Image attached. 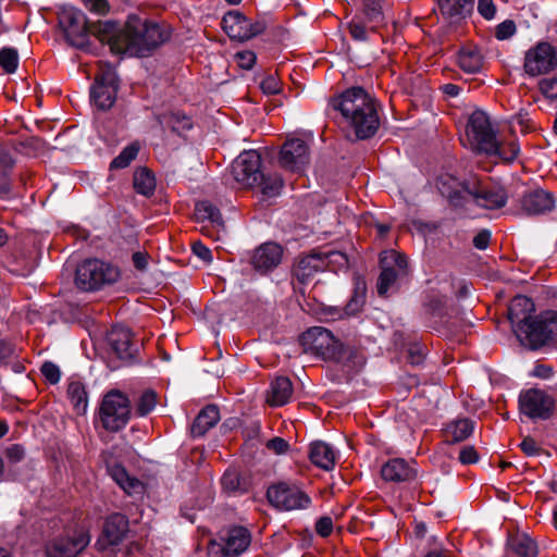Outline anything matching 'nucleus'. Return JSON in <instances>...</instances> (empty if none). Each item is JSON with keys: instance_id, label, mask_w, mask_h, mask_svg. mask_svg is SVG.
<instances>
[{"instance_id": "obj_33", "label": "nucleus", "mask_w": 557, "mask_h": 557, "mask_svg": "<svg viewBox=\"0 0 557 557\" xmlns=\"http://www.w3.org/2000/svg\"><path fill=\"white\" fill-rule=\"evenodd\" d=\"M195 215L198 221H208L219 230H224V221L219 209L208 200L196 203Z\"/></svg>"}, {"instance_id": "obj_54", "label": "nucleus", "mask_w": 557, "mask_h": 557, "mask_svg": "<svg viewBox=\"0 0 557 557\" xmlns=\"http://www.w3.org/2000/svg\"><path fill=\"white\" fill-rule=\"evenodd\" d=\"M333 531V520L329 516L321 517L315 523V532L322 536L327 537Z\"/></svg>"}, {"instance_id": "obj_63", "label": "nucleus", "mask_w": 557, "mask_h": 557, "mask_svg": "<svg viewBox=\"0 0 557 557\" xmlns=\"http://www.w3.org/2000/svg\"><path fill=\"white\" fill-rule=\"evenodd\" d=\"M25 450L21 445L14 444L7 449V456L11 461L17 462L24 457Z\"/></svg>"}, {"instance_id": "obj_15", "label": "nucleus", "mask_w": 557, "mask_h": 557, "mask_svg": "<svg viewBox=\"0 0 557 557\" xmlns=\"http://www.w3.org/2000/svg\"><path fill=\"white\" fill-rule=\"evenodd\" d=\"M521 413L531 419H548L555 408L554 399L536 388L528 389L519 396Z\"/></svg>"}, {"instance_id": "obj_34", "label": "nucleus", "mask_w": 557, "mask_h": 557, "mask_svg": "<svg viewBox=\"0 0 557 557\" xmlns=\"http://www.w3.org/2000/svg\"><path fill=\"white\" fill-rule=\"evenodd\" d=\"M112 479L120 487L129 495L140 493L143 491L141 482L131 476L122 466H114L110 470Z\"/></svg>"}, {"instance_id": "obj_30", "label": "nucleus", "mask_w": 557, "mask_h": 557, "mask_svg": "<svg viewBox=\"0 0 557 557\" xmlns=\"http://www.w3.org/2000/svg\"><path fill=\"white\" fill-rule=\"evenodd\" d=\"M220 420V412L216 406H207L196 417L190 432L193 436L199 437L206 434L208 430L213 428Z\"/></svg>"}, {"instance_id": "obj_1", "label": "nucleus", "mask_w": 557, "mask_h": 557, "mask_svg": "<svg viewBox=\"0 0 557 557\" xmlns=\"http://www.w3.org/2000/svg\"><path fill=\"white\" fill-rule=\"evenodd\" d=\"M102 40H108L111 52L129 57H145L151 49L170 38V28L158 23H148L137 15H129L124 28L107 21L100 26Z\"/></svg>"}, {"instance_id": "obj_27", "label": "nucleus", "mask_w": 557, "mask_h": 557, "mask_svg": "<svg viewBox=\"0 0 557 557\" xmlns=\"http://www.w3.org/2000/svg\"><path fill=\"white\" fill-rule=\"evenodd\" d=\"M326 267L325 259L320 253H311L299 259L294 268V275L301 284H307L315 273Z\"/></svg>"}, {"instance_id": "obj_64", "label": "nucleus", "mask_w": 557, "mask_h": 557, "mask_svg": "<svg viewBox=\"0 0 557 557\" xmlns=\"http://www.w3.org/2000/svg\"><path fill=\"white\" fill-rule=\"evenodd\" d=\"M208 556L209 557H222L224 554V544H220L215 541H210L208 544Z\"/></svg>"}, {"instance_id": "obj_43", "label": "nucleus", "mask_w": 557, "mask_h": 557, "mask_svg": "<svg viewBox=\"0 0 557 557\" xmlns=\"http://www.w3.org/2000/svg\"><path fill=\"white\" fill-rule=\"evenodd\" d=\"M18 65V53L14 48H2L0 50V66L7 73H14Z\"/></svg>"}, {"instance_id": "obj_51", "label": "nucleus", "mask_w": 557, "mask_h": 557, "mask_svg": "<svg viewBox=\"0 0 557 557\" xmlns=\"http://www.w3.org/2000/svg\"><path fill=\"white\" fill-rule=\"evenodd\" d=\"M516 33V25L512 21H504L497 25L495 29V37L499 40L510 38Z\"/></svg>"}, {"instance_id": "obj_31", "label": "nucleus", "mask_w": 557, "mask_h": 557, "mask_svg": "<svg viewBox=\"0 0 557 557\" xmlns=\"http://www.w3.org/2000/svg\"><path fill=\"white\" fill-rule=\"evenodd\" d=\"M67 397L78 414H84L88 407V395L84 384L78 380H71L67 384Z\"/></svg>"}, {"instance_id": "obj_56", "label": "nucleus", "mask_w": 557, "mask_h": 557, "mask_svg": "<svg viewBox=\"0 0 557 557\" xmlns=\"http://www.w3.org/2000/svg\"><path fill=\"white\" fill-rule=\"evenodd\" d=\"M193 252L202 261L210 263L212 261V252L211 250L203 245L201 242H196L193 244Z\"/></svg>"}, {"instance_id": "obj_10", "label": "nucleus", "mask_w": 557, "mask_h": 557, "mask_svg": "<svg viewBox=\"0 0 557 557\" xmlns=\"http://www.w3.org/2000/svg\"><path fill=\"white\" fill-rule=\"evenodd\" d=\"M129 401L125 395L112 391L108 393L100 407V420L104 429L119 431L129 419Z\"/></svg>"}, {"instance_id": "obj_47", "label": "nucleus", "mask_w": 557, "mask_h": 557, "mask_svg": "<svg viewBox=\"0 0 557 557\" xmlns=\"http://www.w3.org/2000/svg\"><path fill=\"white\" fill-rule=\"evenodd\" d=\"M539 87L546 98L557 100V76L542 79Z\"/></svg>"}, {"instance_id": "obj_17", "label": "nucleus", "mask_w": 557, "mask_h": 557, "mask_svg": "<svg viewBox=\"0 0 557 557\" xmlns=\"http://www.w3.org/2000/svg\"><path fill=\"white\" fill-rule=\"evenodd\" d=\"M534 310V302L527 296L519 295L510 301L508 307V318L510 320L511 327L520 342L529 330L533 319L531 314Z\"/></svg>"}, {"instance_id": "obj_40", "label": "nucleus", "mask_w": 557, "mask_h": 557, "mask_svg": "<svg viewBox=\"0 0 557 557\" xmlns=\"http://www.w3.org/2000/svg\"><path fill=\"white\" fill-rule=\"evenodd\" d=\"M140 150V146L138 143H132L131 145L126 146L117 157H115L111 164V169H125L127 168L131 162L137 157L138 152Z\"/></svg>"}, {"instance_id": "obj_14", "label": "nucleus", "mask_w": 557, "mask_h": 557, "mask_svg": "<svg viewBox=\"0 0 557 557\" xmlns=\"http://www.w3.org/2000/svg\"><path fill=\"white\" fill-rule=\"evenodd\" d=\"M261 158L255 150L240 153L232 163L234 180L244 187H255L262 178Z\"/></svg>"}, {"instance_id": "obj_2", "label": "nucleus", "mask_w": 557, "mask_h": 557, "mask_svg": "<svg viewBox=\"0 0 557 557\" xmlns=\"http://www.w3.org/2000/svg\"><path fill=\"white\" fill-rule=\"evenodd\" d=\"M351 127L357 139L372 137L380 126L376 103L361 87H351L330 101Z\"/></svg>"}, {"instance_id": "obj_8", "label": "nucleus", "mask_w": 557, "mask_h": 557, "mask_svg": "<svg viewBox=\"0 0 557 557\" xmlns=\"http://www.w3.org/2000/svg\"><path fill=\"white\" fill-rule=\"evenodd\" d=\"M269 503L278 510H304L310 507L311 498L299 486L286 482L273 484L268 488Z\"/></svg>"}, {"instance_id": "obj_55", "label": "nucleus", "mask_w": 557, "mask_h": 557, "mask_svg": "<svg viewBox=\"0 0 557 557\" xmlns=\"http://www.w3.org/2000/svg\"><path fill=\"white\" fill-rule=\"evenodd\" d=\"M363 300L361 296H354L346 307L341 311L339 318L344 315H354L360 311Z\"/></svg>"}, {"instance_id": "obj_41", "label": "nucleus", "mask_w": 557, "mask_h": 557, "mask_svg": "<svg viewBox=\"0 0 557 557\" xmlns=\"http://www.w3.org/2000/svg\"><path fill=\"white\" fill-rule=\"evenodd\" d=\"M496 150L486 152L488 156H497L500 159L511 162L513 161L520 151L519 145L516 140H510L508 143H499L497 139L495 141Z\"/></svg>"}, {"instance_id": "obj_7", "label": "nucleus", "mask_w": 557, "mask_h": 557, "mask_svg": "<svg viewBox=\"0 0 557 557\" xmlns=\"http://www.w3.org/2000/svg\"><path fill=\"white\" fill-rule=\"evenodd\" d=\"M381 274L377 278L376 290L380 296H386L397 287L399 280L408 273V262L404 255L395 250H385L380 256Z\"/></svg>"}, {"instance_id": "obj_20", "label": "nucleus", "mask_w": 557, "mask_h": 557, "mask_svg": "<svg viewBox=\"0 0 557 557\" xmlns=\"http://www.w3.org/2000/svg\"><path fill=\"white\" fill-rule=\"evenodd\" d=\"M283 249L275 243H265L255 249L250 263L256 271L267 273L275 269L282 261Z\"/></svg>"}, {"instance_id": "obj_25", "label": "nucleus", "mask_w": 557, "mask_h": 557, "mask_svg": "<svg viewBox=\"0 0 557 557\" xmlns=\"http://www.w3.org/2000/svg\"><path fill=\"white\" fill-rule=\"evenodd\" d=\"M108 341L111 348L120 359L131 360L135 357L136 348L132 343V335L127 329H112L108 335Z\"/></svg>"}, {"instance_id": "obj_13", "label": "nucleus", "mask_w": 557, "mask_h": 557, "mask_svg": "<svg viewBox=\"0 0 557 557\" xmlns=\"http://www.w3.org/2000/svg\"><path fill=\"white\" fill-rule=\"evenodd\" d=\"M117 76L112 66H100L96 83L90 90V100L100 110L110 109L116 99Z\"/></svg>"}, {"instance_id": "obj_35", "label": "nucleus", "mask_w": 557, "mask_h": 557, "mask_svg": "<svg viewBox=\"0 0 557 557\" xmlns=\"http://www.w3.org/2000/svg\"><path fill=\"white\" fill-rule=\"evenodd\" d=\"M474 424L469 419H459L449 423L445 430L447 442L458 443L467 440L473 432Z\"/></svg>"}, {"instance_id": "obj_62", "label": "nucleus", "mask_w": 557, "mask_h": 557, "mask_svg": "<svg viewBox=\"0 0 557 557\" xmlns=\"http://www.w3.org/2000/svg\"><path fill=\"white\" fill-rule=\"evenodd\" d=\"M86 7L98 14H104L108 11L107 0H83Z\"/></svg>"}, {"instance_id": "obj_53", "label": "nucleus", "mask_w": 557, "mask_h": 557, "mask_svg": "<svg viewBox=\"0 0 557 557\" xmlns=\"http://www.w3.org/2000/svg\"><path fill=\"white\" fill-rule=\"evenodd\" d=\"M478 12L485 20H493L496 14V7L494 0H478Z\"/></svg>"}, {"instance_id": "obj_48", "label": "nucleus", "mask_w": 557, "mask_h": 557, "mask_svg": "<svg viewBox=\"0 0 557 557\" xmlns=\"http://www.w3.org/2000/svg\"><path fill=\"white\" fill-rule=\"evenodd\" d=\"M40 371L45 379L51 384H57L61 379L59 367L51 361L44 362Z\"/></svg>"}, {"instance_id": "obj_21", "label": "nucleus", "mask_w": 557, "mask_h": 557, "mask_svg": "<svg viewBox=\"0 0 557 557\" xmlns=\"http://www.w3.org/2000/svg\"><path fill=\"white\" fill-rule=\"evenodd\" d=\"M417 462L394 458L387 461L381 469L382 478L391 482H409L417 476Z\"/></svg>"}, {"instance_id": "obj_44", "label": "nucleus", "mask_w": 557, "mask_h": 557, "mask_svg": "<svg viewBox=\"0 0 557 557\" xmlns=\"http://www.w3.org/2000/svg\"><path fill=\"white\" fill-rule=\"evenodd\" d=\"M160 123L171 127L174 132L191 128L190 120L186 115L180 113L164 115Z\"/></svg>"}, {"instance_id": "obj_36", "label": "nucleus", "mask_w": 557, "mask_h": 557, "mask_svg": "<svg viewBox=\"0 0 557 557\" xmlns=\"http://www.w3.org/2000/svg\"><path fill=\"white\" fill-rule=\"evenodd\" d=\"M458 64L467 73H478L483 65L482 55L475 48H462L458 54Z\"/></svg>"}, {"instance_id": "obj_24", "label": "nucleus", "mask_w": 557, "mask_h": 557, "mask_svg": "<svg viewBox=\"0 0 557 557\" xmlns=\"http://www.w3.org/2000/svg\"><path fill=\"white\" fill-rule=\"evenodd\" d=\"M553 195L543 189L525 193L521 199V209L528 214H540L554 208Z\"/></svg>"}, {"instance_id": "obj_45", "label": "nucleus", "mask_w": 557, "mask_h": 557, "mask_svg": "<svg viewBox=\"0 0 557 557\" xmlns=\"http://www.w3.org/2000/svg\"><path fill=\"white\" fill-rule=\"evenodd\" d=\"M157 405V394L153 391H146L140 396L136 411L139 416H146L150 413Z\"/></svg>"}, {"instance_id": "obj_59", "label": "nucleus", "mask_w": 557, "mask_h": 557, "mask_svg": "<svg viewBox=\"0 0 557 557\" xmlns=\"http://www.w3.org/2000/svg\"><path fill=\"white\" fill-rule=\"evenodd\" d=\"M134 267L139 271H145L148 268L149 255L145 251H136L132 256Z\"/></svg>"}, {"instance_id": "obj_58", "label": "nucleus", "mask_w": 557, "mask_h": 557, "mask_svg": "<svg viewBox=\"0 0 557 557\" xmlns=\"http://www.w3.org/2000/svg\"><path fill=\"white\" fill-rule=\"evenodd\" d=\"M479 459L475 449L472 446H465L459 453V460L465 465L476 462Z\"/></svg>"}, {"instance_id": "obj_49", "label": "nucleus", "mask_w": 557, "mask_h": 557, "mask_svg": "<svg viewBox=\"0 0 557 557\" xmlns=\"http://www.w3.org/2000/svg\"><path fill=\"white\" fill-rule=\"evenodd\" d=\"M18 356L17 348L11 342L0 338V363L8 361Z\"/></svg>"}, {"instance_id": "obj_32", "label": "nucleus", "mask_w": 557, "mask_h": 557, "mask_svg": "<svg viewBox=\"0 0 557 557\" xmlns=\"http://www.w3.org/2000/svg\"><path fill=\"white\" fill-rule=\"evenodd\" d=\"M364 21L370 24V29L376 32L385 23L383 0H363L362 10Z\"/></svg>"}, {"instance_id": "obj_3", "label": "nucleus", "mask_w": 557, "mask_h": 557, "mask_svg": "<svg viewBox=\"0 0 557 557\" xmlns=\"http://www.w3.org/2000/svg\"><path fill=\"white\" fill-rule=\"evenodd\" d=\"M302 341L323 359L342 363L348 371L362 364V358L356 349L344 346L329 330L322 326L309 329L304 333Z\"/></svg>"}, {"instance_id": "obj_9", "label": "nucleus", "mask_w": 557, "mask_h": 557, "mask_svg": "<svg viewBox=\"0 0 557 557\" xmlns=\"http://www.w3.org/2000/svg\"><path fill=\"white\" fill-rule=\"evenodd\" d=\"M466 133L473 150L483 153L496 150V134L485 112L478 110L471 114Z\"/></svg>"}, {"instance_id": "obj_26", "label": "nucleus", "mask_w": 557, "mask_h": 557, "mask_svg": "<svg viewBox=\"0 0 557 557\" xmlns=\"http://www.w3.org/2000/svg\"><path fill=\"white\" fill-rule=\"evenodd\" d=\"M223 542L225 556L236 557L242 555L249 547L251 536L246 528L235 527L227 531Z\"/></svg>"}, {"instance_id": "obj_50", "label": "nucleus", "mask_w": 557, "mask_h": 557, "mask_svg": "<svg viewBox=\"0 0 557 557\" xmlns=\"http://www.w3.org/2000/svg\"><path fill=\"white\" fill-rule=\"evenodd\" d=\"M260 88L265 95H275L281 90V82L274 75H269L262 79Z\"/></svg>"}, {"instance_id": "obj_39", "label": "nucleus", "mask_w": 557, "mask_h": 557, "mask_svg": "<svg viewBox=\"0 0 557 557\" xmlns=\"http://www.w3.org/2000/svg\"><path fill=\"white\" fill-rule=\"evenodd\" d=\"M512 550L520 557H536L537 545L527 534H519L510 540Z\"/></svg>"}, {"instance_id": "obj_6", "label": "nucleus", "mask_w": 557, "mask_h": 557, "mask_svg": "<svg viewBox=\"0 0 557 557\" xmlns=\"http://www.w3.org/2000/svg\"><path fill=\"white\" fill-rule=\"evenodd\" d=\"M521 343L531 349L557 346V310H545L534 315Z\"/></svg>"}, {"instance_id": "obj_42", "label": "nucleus", "mask_w": 557, "mask_h": 557, "mask_svg": "<svg viewBox=\"0 0 557 557\" xmlns=\"http://www.w3.org/2000/svg\"><path fill=\"white\" fill-rule=\"evenodd\" d=\"M256 186L261 188V193L264 196L275 197L280 194V190L283 186V181L277 174L264 175L262 173V178Z\"/></svg>"}, {"instance_id": "obj_11", "label": "nucleus", "mask_w": 557, "mask_h": 557, "mask_svg": "<svg viewBox=\"0 0 557 557\" xmlns=\"http://www.w3.org/2000/svg\"><path fill=\"white\" fill-rule=\"evenodd\" d=\"M557 67V51L547 41H540L524 53L523 70L530 77L545 75Z\"/></svg>"}, {"instance_id": "obj_57", "label": "nucleus", "mask_w": 557, "mask_h": 557, "mask_svg": "<svg viewBox=\"0 0 557 557\" xmlns=\"http://www.w3.org/2000/svg\"><path fill=\"white\" fill-rule=\"evenodd\" d=\"M267 447L277 455L285 454L289 447L288 443L282 437H274L267 443Z\"/></svg>"}, {"instance_id": "obj_60", "label": "nucleus", "mask_w": 557, "mask_h": 557, "mask_svg": "<svg viewBox=\"0 0 557 557\" xmlns=\"http://www.w3.org/2000/svg\"><path fill=\"white\" fill-rule=\"evenodd\" d=\"M491 240V232L483 230L479 232L473 238V245L475 248L484 250L487 248Z\"/></svg>"}, {"instance_id": "obj_23", "label": "nucleus", "mask_w": 557, "mask_h": 557, "mask_svg": "<svg viewBox=\"0 0 557 557\" xmlns=\"http://www.w3.org/2000/svg\"><path fill=\"white\" fill-rule=\"evenodd\" d=\"M440 193L455 205L472 190V182H461L453 175H441L436 183Z\"/></svg>"}, {"instance_id": "obj_18", "label": "nucleus", "mask_w": 557, "mask_h": 557, "mask_svg": "<svg viewBox=\"0 0 557 557\" xmlns=\"http://www.w3.org/2000/svg\"><path fill=\"white\" fill-rule=\"evenodd\" d=\"M280 163L283 168L293 172H302L309 163V148L299 138L287 140L280 153Z\"/></svg>"}, {"instance_id": "obj_28", "label": "nucleus", "mask_w": 557, "mask_h": 557, "mask_svg": "<svg viewBox=\"0 0 557 557\" xmlns=\"http://www.w3.org/2000/svg\"><path fill=\"white\" fill-rule=\"evenodd\" d=\"M337 457V451L325 442L318 441L310 445L309 458L311 462L323 470H332Z\"/></svg>"}, {"instance_id": "obj_12", "label": "nucleus", "mask_w": 557, "mask_h": 557, "mask_svg": "<svg viewBox=\"0 0 557 557\" xmlns=\"http://www.w3.org/2000/svg\"><path fill=\"white\" fill-rule=\"evenodd\" d=\"M222 27L231 39L249 40L267 28L264 18L250 20L239 11H230L222 20Z\"/></svg>"}, {"instance_id": "obj_38", "label": "nucleus", "mask_w": 557, "mask_h": 557, "mask_svg": "<svg viewBox=\"0 0 557 557\" xmlns=\"http://www.w3.org/2000/svg\"><path fill=\"white\" fill-rule=\"evenodd\" d=\"M438 8L447 17H460L472 9V0H437Z\"/></svg>"}, {"instance_id": "obj_29", "label": "nucleus", "mask_w": 557, "mask_h": 557, "mask_svg": "<svg viewBox=\"0 0 557 557\" xmlns=\"http://www.w3.org/2000/svg\"><path fill=\"white\" fill-rule=\"evenodd\" d=\"M293 384L286 376H278L270 384L267 403L272 407L284 406L292 399Z\"/></svg>"}, {"instance_id": "obj_46", "label": "nucleus", "mask_w": 557, "mask_h": 557, "mask_svg": "<svg viewBox=\"0 0 557 557\" xmlns=\"http://www.w3.org/2000/svg\"><path fill=\"white\" fill-rule=\"evenodd\" d=\"M366 21L360 18H352V21L348 24V29L350 36L358 41H367L369 38V33L371 32L370 27L364 25ZM372 33H374L372 30Z\"/></svg>"}, {"instance_id": "obj_4", "label": "nucleus", "mask_w": 557, "mask_h": 557, "mask_svg": "<svg viewBox=\"0 0 557 557\" xmlns=\"http://www.w3.org/2000/svg\"><path fill=\"white\" fill-rule=\"evenodd\" d=\"M59 24L67 41L79 49L87 47L89 33L97 34L100 41L108 42V40H102L100 36V26L104 23H100L89 29L85 14L73 7H63L61 9L59 13Z\"/></svg>"}, {"instance_id": "obj_19", "label": "nucleus", "mask_w": 557, "mask_h": 557, "mask_svg": "<svg viewBox=\"0 0 557 557\" xmlns=\"http://www.w3.org/2000/svg\"><path fill=\"white\" fill-rule=\"evenodd\" d=\"M128 531V520L122 513L109 516L103 524V530L97 541L100 549H107L119 545Z\"/></svg>"}, {"instance_id": "obj_61", "label": "nucleus", "mask_w": 557, "mask_h": 557, "mask_svg": "<svg viewBox=\"0 0 557 557\" xmlns=\"http://www.w3.org/2000/svg\"><path fill=\"white\" fill-rule=\"evenodd\" d=\"M14 160L10 152L0 145V174H3L8 169L12 168Z\"/></svg>"}, {"instance_id": "obj_5", "label": "nucleus", "mask_w": 557, "mask_h": 557, "mask_svg": "<svg viewBox=\"0 0 557 557\" xmlns=\"http://www.w3.org/2000/svg\"><path fill=\"white\" fill-rule=\"evenodd\" d=\"M119 276L115 267L98 259H89L77 267L75 284L79 289L90 292L114 283Z\"/></svg>"}, {"instance_id": "obj_37", "label": "nucleus", "mask_w": 557, "mask_h": 557, "mask_svg": "<svg viewBox=\"0 0 557 557\" xmlns=\"http://www.w3.org/2000/svg\"><path fill=\"white\" fill-rule=\"evenodd\" d=\"M134 188L143 196H151L156 189V178L152 172L147 168L137 169L134 173Z\"/></svg>"}, {"instance_id": "obj_22", "label": "nucleus", "mask_w": 557, "mask_h": 557, "mask_svg": "<svg viewBox=\"0 0 557 557\" xmlns=\"http://www.w3.org/2000/svg\"><path fill=\"white\" fill-rule=\"evenodd\" d=\"M471 187L469 196L483 208L498 209L504 207L507 201V195L500 187L488 189L476 182H472Z\"/></svg>"}, {"instance_id": "obj_16", "label": "nucleus", "mask_w": 557, "mask_h": 557, "mask_svg": "<svg viewBox=\"0 0 557 557\" xmlns=\"http://www.w3.org/2000/svg\"><path fill=\"white\" fill-rule=\"evenodd\" d=\"M90 537L84 530L74 531L72 535L61 536L46 545L47 557H75L88 544Z\"/></svg>"}, {"instance_id": "obj_52", "label": "nucleus", "mask_w": 557, "mask_h": 557, "mask_svg": "<svg viewBox=\"0 0 557 557\" xmlns=\"http://www.w3.org/2000/svg\"><path fill=\"white\" fill-rule=\"evenodd\" d=\"M235 59L237 64L245 70H250L256 63V54L250 50L238 51Z\"/></svg>"}]
</instances>
